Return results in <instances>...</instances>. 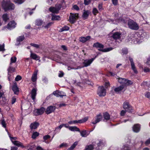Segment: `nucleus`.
I'll list each match as a JSON object with an SVG mask.
<instances>
[{
  "instance_id": "nucleus-3",
  "label": "nucleus",
  "mask_w": 150,
  "mask_h": 150,
  "mask_svg": "<svg viewBox=\"0 0 150 150\" xmlns=\"http://www.w3.org/2000/svg\"><path fill=\"white\" fill-rule=\"evenodd\" d=\"M128 25L129 27L132 30H137L139 28L138 24L132 20H130L128 21Z\"/></svg>"
},
{
  "instance_id": "nucleus-35",
  "label": "nucleus",
  "mask_w": 150,
  "mask_h": 150,
  "mask_svg": "<svg viewBox=\"0 0 150 150\" xmlns=\"http://www.w3.org/2000/svg\"><path fill=\"white\" fill-rule=\"evenodd\" d=\"M50 138V136L48 135H46L45 136H44L43 137V139L44 140V141H43L44 142H45V143H48L49 142H46V141L47 140V139Z\"/></svg>"
},
{
  "instance_id": "nucleus-32",
  "label": "nucleus",
  "mask_w": 150,
  "mask_h": 150,
  "mask_svg": "<svg viewBox=\"0 0 150 150\" xmlns=\"http://www.w3.org/2000/svg\"><path fill=\"white\" fill-rule=\"evenodd\" d=\"M79 132L80 133L82 137H86L88 135L87 134V131L86 130H83Z\"/></svg>"
},
{
  "instance_id": "nucleus-57",
  "label": "nucleus",
  "mask_w": 150,
  "mask_h": 150,
  "mask_svg": "<svg viewBox=\"0 0 150 150\" xmlns=\"http://www.w3.org/2000/svg\"><path fill=\"white\" fill-rule=\"evenodd\" d=\"M127 111H126V110H122L120 112V115L121 116H123L124 115Z\"/></svg>"
},
{
  "instance_id": "nucleus-26",
  "label": "nucleus",
  "mask_w": 150,
  "mask_h": 150,
  "mask_svg": "<svg viewBox=\"0 0 150 150\" xmlns=\"http://www.w3.org/2000/svg\"><path fill=\"white\" fill-rule=\"evenodd\" d=\"M51 20L52 21H59L61 19L60 17L59 16L54 15H52Z\"/></svg>"
},
{
  "instance_id": "nucleus-62",
  "label": "nucleus",
  "mask_w": 150,
  "mask_h": 150,
  "mask_svg": "<svg viewBox=\"0 0 150 150\" xmlns=\"http://www.w3.org/2000/svg\"><path fill=\"white\" fill-rule=\"evenodd\" d=\"M146 64L148 65H150V57H149L147 59V61L146 62Z\"/></svg>"
},
{
  "instance_id": "nucleus-2",
  "label": "nucleus",
  "mask_w": 150,
  "mask_h": 150,
  "mask_svg": "<svg viewBox=\"0 0 150 150\" xmlns=\"http://www.w3.org/2000/svg\"><path fill=\"white\" fill-rule=\"evenodd\" d=\"M93 46L97 48H99V50L104 52H106L110 51L112 50L113 48L112 47H109L103 49L104 47L103 45L99 42H96L93 44Z\"/></svg>"
},
{
  "instance_id": "nucleus-61",
  "label": "nucleus",
  "mask_w": 150,
  "mask_h": 150,
  "mask_svg": "<svg viewBox=\"0 0 150 150\" xmlns=\"http://www.w3.org/2000/svg\"><path fill=\"white\" fill-rule=\"evenodd\" d=\"M67 144L66 143H62L59 146L60 147H67Z\"/></svg>"
},
{
  "instance_id": "nucleus-10",
  "label": "nucleus",
  "mask_w": 150,
  "mask_h": 150,
  "mask_svg": "<svg viewBox=\"0 0 150 150\" xmlns=\"http://www.w3.org/2000/svg\"><path fill=\"white\" fill-rule=\"evenodd\" d=\"M61 8V6L59 5L57 7H50V8L49 10L52 13H58Z\"/></svg>"
},
{
  "instance_id": "nucleus-43",
  "label": "nucleus",
  "mask_w": 150,
  "mask_h": 150,
  "mask_svg": "<svg viewBox=\"0 0 150 150\" xmlns=\"http://www.w3.org/2000/svg\"><path fill=\"white\" fill-rule=\"evenodd\" d=\"M99 142H96L97 143V146L99 147L100 146H102L104 145V143L103 142L101 141H99Z\"/></svg>"
},
{
  "instance_id": "nucleus-49",
  "label": "nucleus",
  "mask_w": 150,
  "mask_h": 150,
  "mask_svg": "<svg viewBox=\"0 0 150 150\" xmlns=\"http://www.w3.org/2000/svg\"><path fill=\"white\" fill-rule=\"evenodd\" d=\"M5 50L4 44H3L2 45H0V51H4Z\"/></svg>"
},
{
  "instance_id": "nucleus-41",
  "label": "nucleus",
  "mask_w": 150,
  "mask_h": 150,
  "mask_svg": "<svg viewBox=\"0 0 150 150\" xmlns=\"http://www.w3.org/2000/svg\"><path fill=\"white\" fill-rule=\"evenodd\" d=\"M126 81L124 84L125 86H128L132 83V82L131 81L126 79Z\"/></svg>"
},
{
  "instance_id": "nucleus-63",
  "label": "nucleus",
  "mask_w": 150,
  "mask_h": 150,
  "mask_svg": "<svg viewBox=\"0 0 150 150\" xmlns=\"http://www.w3.org/2000/svg\"><path fill=\"white\" fill-rule=\"evenodd\" d=\"M145 96L147 98L150 97V93L147 92L145 94Z\"/></svg>"
},
{
  "instance_id": "nucleus-52",
  "label": "nucleus",
  "mask_w": 150,
  "mask_h": 150,
  "mask_svg": "<svg viewBox=\"0 0 150 150\" xmlns=\"http://www.w3.org/2000/svg\"><path fill=\"white\" fill-rule=\"evenodd\" d=\"M91 0H84V4L85 5H88L91 2Z\"/></svg>"
},
{
  "instance_id": "nucleus-45",
  "label": "nucleus",
  "mask_w": 150,
  "mask_h": 150,
  "mask_svg": "<svg viewBox=\"0 0 150 150\" xmlns=\"http://www.w3.org/2000/svg\"><path fill=\"white\" fill-rule=\"evenodd\" d=\"M69 29V28L66 26H64L61 29V31H64L68 30Z\"/></svg>"
},
{
  "instance_id": "nucleus-15",
  "label": "nucleus",
  "mask_w": 150,
  "mask_h": 150,
  "mask_svg": "<svg viewBox=\"0 0 150 150\" xmlns=\"http://www.w3.org/2000/svg\"><path fill=\"white\" fill-rule=\"evenodd\" d=\"M37 90L36 88H33L32 89L31 92V97L32 99L34 100L36 95Z\"/></svg>"
},
{
  "instance_id": "nucleus-60",
  "label": "nucleus",
  "mask_w": 150,
  "mask_h": 150,
  "mask_svg": "<svg viewBox=\"0 0 150 150\" xmlns=\"http://www.w3.org/2000/svg\"><path fill=\"white\" fill-rule=\"evenodd\" d=\"M98 7V9L100 11H101L103 9L102 4H99Z\"/></svg>"
},
{
  "instance_id": "nucleus-53",
  "label": "nucleus",
  "mask_w": 150,
  "mask_h": 150,
  "mask_svg": "<svg viewBox=\"0 0 150 150\" xmlns=\"http://www.w3.org/2000/svg\"><path fill=\"white\" fill-rule=\"evenodd\" d=\"M9 137L12 143L13 141H16V140H15L17 139L16 137H11L10 136H9Z\"/></svg>"
},
{
  "instance_id": "nucleus-33",
  "label": "nucleus",
  "mask_w": 150,
  "mask_h": 150,
  "mask_svg": "<svg viewBox=\"0 0 150 150\" xmlns=\"http://www.w3.org/2000/svg\"><path fill=\"white\" fill-rule=\"evenodd\" d=\"M126 81V79H123L122 78H119L118 80L119 82L121 84H122L124 86L125 83Z\"/></svg>"
},
{
  "instance_id": "nucleus-64",
  "label": "nucleus",
  "mask_w": 150,
  "mask_h": 150,
  "mask_svg": "<svg viewBox=\"0 0 150 150\" xmlns=\"http://www.w3.org/2000/svg\"><path fill=\"white\" fill-rule=\"evenodd\" d=\"M37 150H45L43 148L40 146H38L36 147Z\"/></svg>"
},
{
  "instance_id": "nucleus-23",
  "label": "nucleus",
  "mask_w": 150,
  "mask_h": 150,
  "mask_svg": "<svg viewBox=\"0 0 150 150\" xmlns=\"http://www.w3.org/2000/svg\"><path fill=\"white\" fill-rule=\"evenodd\" d=\"M14 145L17 146L18 147H21L22 148L24 147V146L23 145V144L17 141H13L12 143Z\"/></svg>"
},
{
  "instance_id": "nucleus-40",
  "label": "nucleus",
  "mask_w": 150,
  "mask_h": 150,
  "mask_svg": "<svg viewBox=\"0 0 150 150\" xmlns=\"http://www.w3.org/2000/svg\"><path fill=\"white\" fill-rule=\"evenodd\" d=\"M95 148V146L90 145L87 146L86 148V150H93V148Z\"/></svg>"
},
{
  "instance_id": "nucleus-11",
  "label": "nucleus",
  "mask_w": 150,
  "mask_h": 150,
  "mask_svg": "<svg viewBox=\"0 0 150 150\" xmlns=\"http://www.w3.org/2000/svg\"><path fill=\"white\" fill-rule=\"evenodd\" d=\"M102 118V116L100 115H98L96 116V117L93 120V121L92 122L93 124H96L100 121Z\"/></svg>"
},
{
  "instance_id": "nucleus-19",
  "label": "nucleus",
  "mask_w": 150,
  "mask_h": 150,
  "mask_svg": "<svg viewBox=\"0 0 150 150\" xmlns=\"http://www.w3.org/2000/svg\"><path fill=\"white\" fill-rule=\"evenodd\" d=\"M38 72V70H36L32 75L31 80L33 82L35 81L37 79V75Z\"/></svg>"
},
{
  "instance_id": "nucleus-50",
  "label": "nucleus",
  "mask_w": 150,
  "mask_h": 150,
  "mask_svg": "<svg viewBox=\"0 0 150 150\" xmlns=\"http://www.w3.org/2000/svg\"><path fill=\"white\" fill-rule=\"evenodd\" d=\"M122 52L123 54H126L128 52L127 49L125 48H123L122 50Z\"/></svg>"
},
{
  "instance_id": "nucleus-5",
  "label": "nucleus",
  "mask_w": 150,
  "mask_h": 150,
  "mask_svg": "<svg viewBox=\"0 0 150 150\" xmlns=\"http://www.w3.org/2000/svg\"><path fill=\"white\" fill-rule=\"evenodd\" d=\"M97 94L100 97H103L106 95V91L103 86L98 87Z\"/></svg>"
},
{
  "instance_id": "nucleus-59",
  "label": "nucleus",
  "mask_w": 150,
  "mask_h": 150,
  "mask_svg": "<svg viewBox=\"0 0 150 150\" xmlns=\"http://www.w3.org/2000/svg\"><path fill=\"white\" fill-rule=\"evenodd\" d=\"M73 8H74V9H75L77 11H78L79 9V8L78 6L76 5H74L73 6Z\"/></svg>"
},
{
  "instance_id": "nucleus-6",
  "label": "nucleus",
  "mask_w": 150,
  "mask_h": 150,
  "mask_svg": "<svg viewBox=\"0 0 150 150\" xmlns=\"http://www.w3.org/2000/svg\"><path fill=\"white\" fill-rule=\"evenodd\" d=\"M16 23L14 21H10L8 23L6 27H4L2 30H4L6 28H7L8 30H11L15 28L16 27Z\"/></svg>"
},
{
  "instance_id": "nucleus-8",
  "label": "nucleus",
  "mask_w": 150,
  "mask_h": 150,
  "mask_svg": "<svg viewBox=\"0 0 150 150\" xmlns=\"http://www.w3.org/2000/svg\"><path fill=\"white\" fill-rule=\"evenodd\" d=\"M45 110V108L43 107L39 109H35L34 111V114L36 116L40 115L43 113Z\"/></svg>"
},
{
  "instance_id": "nucleus-38",
  "label": "nucleus",
  "mask_w": 150,
  "mask_h": 150,
  "mask_svg": "<svg viewBox=\"0 0 150 150\" xmlns=\"http://www.w3.org/2000/svg\"><path fill=\"white\" fill-rule=\"evenodd\" d=\"M77 142H75L67 150H72L76 147V145L77 144Z\"/></svg>"
},
{
  "instance_id": "nucleus-54",
  "label": "nucleus",
  "mask_w": 150,
  "mask_h": 150,
  "mask_svg": "<svg viewBox=\"0 0 150 150\" xmlns=\"http://www.w3.org/2000/svg\"><path fill=\"white\" fill-rule=\"evenodd\" d=\"M68 124L70 125H71L77 123V120H73L69 121Z\"/></svg>"
},
{
  "instance_id": "nucleus-25",
  "label": "nucleus",
  "mask_w": 150,
  "mask_h": 150,
  "mask_svg": "<svg viewBox=\"0 0 150 150\" xmlns=\"http://www.w3.org/2000/svg\"><path fill=\"white\" fill-rule=\"evenodd\" d=\"M69 129L72 131L80 132L79 129L76 126H71L69 127Z\"/></svg>"
},
{
  "instance_id": "nucleus-31",
  "label": "nucleus",
  "mask_w": 150,
  "mask_h": 150,
  "mask_svg": "<svg viewBox=\"0 0 150 150\" xmlns=\"http://www.w3.org/2000/svg\"><path fill=\"white\" fill-rule=\"evenodd\" d=\"M2 18L3 20L5 22H6L9 19L8 16L7 14H4L2 16Z\"/></svg>"
},
{
  "instance_id": "nucleus-42",
  "label": "nucleus",
  "mask_w": 150,
  "mask_h": 150,
  "mask_svg": "<svg viewBox=\"0 0 150 150\" xmlns=\"http://www.w3.org/2000/svg\"><path fill=\"white\" fill-rule=\"evenodd\" d=\"M24 37L23 36H19L17 39V41L18 42H20L24 40Z\"/></svg>"
},
{
  "instance_id": "nucleus-29",
  "label": "nucleus",
  "mask_w": 150,
  "mask_h": 150,
  "mask_svg": "<svg viewBox=\"0 0 150 150\" xmlns=\"http://www.w3.org/2000/svg\"><path fill=\"white\" fill-rule=\"evenodd\" d=\"M53 23L52 22L47 23V24L42 26V27H44L45 28L48 29L53 24Z\"/></svg>"
},
{
  "instance_id": "nucleus-39",
  "label": "nucleus",
  "mask_w": 150,
  "mask_h": 150,
  "mask_svg": "<svg viewBox=\"0 0 150 150\" xmlns=\"http://www.w3.org/2000/svg\"><path fill=\"white\" fill-rule=\"evenodd\" d=\"M121 150H131L130 148L127 145H124L121 148Z\"/></svg>"
},
{
  "instance_id": "nucleus-16",
  "label": "nucleus",
  "mask_w": 150,
  "mask_h": 150,
  "mask_svg": "<svg viewBox=\"0 0 150 150\" xmlns=\"http://www.w3.org/2000/svg\"><path fill=\"white\" fill-rule=\"evenodd\" d=\"M140 127V126L139 124L135 125L133 127V130L134 132L137 133L139 131Z\"/></svg>"
},
{
  "instance_id": "nucleus-27",
  "label": "nucleus",
  "mask_w": 150,
  "mask_h": 150,
  "mask_svg": "<svg viewBox=\"0 0 150 150\" xmlns=\"http://www.w3.org/2000/svg\"><path fill=\"white\" fill-rule=\"evenodd\" d=\"M1 103L2 105H6L8 103V101L6 99L5 97H2V100L0 102Z\"/></svg>"
},
{
  "instance_id": "nucleus-18",
  "label": "nucleus",
  "mask_w": 150,
  "mask_h": 150,
  "mask_svg": "<svg viewBox=\"0 0 150 150\" xmlns=\"http://www.w3.org/2000/svg\"><path fill=\"white\" fill-rule=\"evenodd\" d=\"M121 33L118 32H116L113 33L112 35V38L115 40L119 39L120 38Z\"/></svg>"
},
{
  "instance_id": "nucleus-24",
  "label": "nucleus",
  "mask_w": 150,
  "mask_h": 150,
  "mask_svg": "<svg viewBox=\"0 0 150 150\" xmlns=\"http://www.w3.org/2000/svg\"><path fill=\"white\" fill-rule=\"evenodd\" d=\"M12 90L15 94H17L19 92V90L18 87L16 86V83H15L12 87Z\"/></svg>"
},
{
  "instance_id": "nucleus-48",
  "label": "nucleus",
  "mask_w": 150,
  "mask_h": 150,
  "mask_svg": "<svg viewBox=\"0 0 150 150\" xmlns=\"http://www.w3.org/2000/svg\"><path fill=\"white\" fill-rule=\"evenodd\" d=\"M112 4L114 6H117L118 5V0H111Z\"/></svg>"
},
{
  "instance_id": "nucleus-58",
  "label": "nucleus",
  "mask_w": 150,
  "mask_h": 150,
  "mask_svg": "<svg viewBox=\"0 0 150 150\" xmlns=\"http://www.w3.org/2000/svg\"><path fill=\"white\" fill-rule=\"evenodd\" d=\"M1 124L3 127L4 128L6 127V124L5 121L4 120H2L1 122Z\"/></svg>"
},
{
  "instance_id": "nucleus-55",
  "label": "nucleus",
  "mask_w": 150,
  "mask_h": 150,
  "mask_svg": "<svg viewBox=\"0 0 150 150\" xmlns=\"http://www.w3.org/2000/svg\"><path fill=\"white\" fill-rule=\"evenodd\" d=\"M22 79L20 75H18L15 78V80L16 81H18L21 80Z\"/></svg>"
},
{
  "instance_id": "nucleus-51",
  "label": "nucleus",
  "mask_w": 150,
  "mask_h": 150,
  "mask_svg": "<svg viewBox=\"0 0 150 150\" xmlns=\"http://www.w3.org/2000/svg\"><path fill=\"white\" fill-rule=\"evenodd\" d=\"M30 45L32 46H33L37 48H38L40 47L39 45L38 44H34L33 43H31Z\"/></svg>"
},
{
  "instance_id": "nucleus-47",
  "label": "nucleus",
  "mask_w": 150,
  "mask_h": 150,
  "mask_svg": "<svg viewBox=\"0 0 150 150\" xmlns=\"http://www.w3.org/2000/svg\"><path fill=\"white\" fill-rule=\"evenodd\" d=\"M25 0H14V2L16 3L21 4L24 2Z\"/></svg>"
},
{
  "instance_id": "nucleus-46",
  "label": "nucleus",
  "mask_w": 150,
  "mask_h": 150,
  "mask_svg": "<svg viewBox=\"0 0 150 150\" xmlns=\"http://www.w3.org/2000/svg\"><path fill=\"white\" fill-rule=\"evenodd\" d=\"M88 12L87 11H85L84 12L82 16L83 18H86L88 16Z\"/></svg>"
},
{
  "instance_id": "nucleus-1",
  "label": "nucleus",
  "mask_w": 150,
  "mask_h": 150,
  "mask_svg": "<svg viewBox=\"0 0 150 150\" xmlns=\"http://www.w3.org/2000/svg\"><path fill=\"white\" fill-rule=\"evenodd\" d=\"M2 6L5 11L9 10H13L15 8L14 4L11 3L9 0H3L2 3Z\"/></svg>"
},
{
  "instance_id": "nucleus-17",
  "label": "nucleus",
  "mask_w": 150,
  "mask_h": 150,
  "mask_svg": "<svg viewBox=\"0 0 150 150\" xmlns=\"http://www.w3.org/2000/svg\"><path fill=\"white\" fill-rule=\"evenodd\" d=\"M91 37L90 36H87L86 37H81L79 38V41L83 43L86 42L87 41L90 39Z\"/></svg>"
},
{
  "instance_id": "nucleus-7",
  "label": "nucleus",
  "mask_w": 150,
  "mask_h": 150,
  "mask_svg": "<svg viewBox=\"0 0 150 150\" xmlns=\"http://www.w3.org/2000/svg\"><path fill=\"white\" fill-rule=\"evenodd\" d=\"M123 108L128 112L131 111L132 110V107L129 105L128 102L125 101L123 104Z\"/></svg>"
},
{
  "instance_id": "nucleus-4",
  "label": "nucleus",
  "mask_w": 150,
  "mask_h": 150,
  "mask_svg": "<svg viewBox=\"0 0 150 150\" xmlns=\"http://www.w3.org/2000/svg\"><path fill=\"white\" fill-rule=\"evenodd\" d=\"M78 13H70L69 18V21L71 23H75L78 18Z\"/></svg>"
},
{
  "instance_id": "nucleus-37",
  "label": "nucleus",
  "mask_w": 150,
  "mask_h": 150,
  "mask_svg": "<svg viewBox=\"0 0 150 150\" xmlns=\"http://www.w3.org/2000/svg\"><path fill=\"white\" fill-rule=\"evenodd\" d=\"M16 60V58L14 57H12L11 59V62L10 63V65L11 66L12 64V63H15Z\"/></svg>"
},
{
  "instance_id": "nucleus-28",
  "label": "nucleus",
  "mask_w": 150,
  "mask_h": 150,
  "mask_svg": "<svg viewBox=\"0 0 150 150\" xmlns=\"http://www.w3.org/2000/svg\"><path fill=\"white\" fill-rule=\"evenodd\" d=\"M124 88V86L123 85H122L118 87L115 88L114 90L116 92H117L121 91Z\"/></svg>"
},
{
  "instance_id": "nucleus-34",
  "label": "nucleus",
  "mask_w": 150,
  "mask_h": 150,
  "mask_svg": "<svg viewBox=\"0 0 150 150\" xmlns=\"http://www.w3.org/2000/svg\"><path fill=\"white\" fill-rule=\"evenodd\" d=\"M103 117L104 119L106 120H109L110 118V116L109 115L107 112L104 113Z\"/></svg>"
},
{
  "instance_id": "nucleus-14",
  "label": "nucleus",
  "mask_w": 150,
  "mask_h": 150,
  "mask_svg": "<svg viewBox=\"0 0 150 150\" xmlns=\"http://www.w3.org/2000/svg\"><path fill=\"white\" fill-rule=\"evenodd\" d=\"M94 59V58H91L90 59H86L85 60L83 63L84 66L87 67L89 66L92 63Z\"/></svg>"
},
{
  "instance_id": "nucleus-30",
  "label": "nucleus",
  "mask_w": 150,
  "mask_h": 150,
  "mask_svg": "<svg viewBox=\"0 0 150 150\" xmlns=\"http://www.w3.org/2000/svg\"><path fill=\"white\" fill-rule=\"evenodd\" d=\"M8 74H9L10 72L12 73L14 72L15 71V68L12 67V65L11 66L10 65V66L8 68Z\"/></svg>"
},
{
  "instance_id": "nucleus-44",
  "label": "nucleus",
  "mask_w": 150,
  "mask_h": 150,
  "mask_svg": "<svg viewBox=\"0 0 150 150\" xmlns=\"http://www.w3.org/2000/svg\"><path fill=\"white\" fill-rule=\"evenodd\" d=\"M92 12L93 14L94 15H96L98 13V10L96 8H93Z\"/></svg>"
},
{
  "instance_id": "nucleus-21",
  "label": "nucleus",
  "mask_w": 150,
  "mask_h": 150,
  "mask_svg": "<svg viewBox=\"0 0 150 150\" xmlns=\"http://www.w3.org/2000/svg\"><path fill=\"white\" fill-rule=\"evenodd\" d=\"M43 21L40 19H37L35 22V25L36 26H41L43 23Z\"/></svg>"
},
{
  "instance_id": "nucleus-36",
  "label": "nucleus",
  "mask_w": 150,
  "mask_h": 150,
  "mask_svg": "<svg viewBox=\"0 0 150 150\" xmlns=\"http://www.w3.org/2000/svg\"><path fill=\"white\" fill-rule=\"evenodd\" d=\"M39 134L38 132H35L33 133L32 137L33 139H35L37 137L39 136Z\"/></svg>"
},
{
  "instance_id": "nucleus-56",
  "label": "nucleus",
  "mask_w": 150,
  "mask_h": 150,
  "mask_svg": "<svg viewBox=\"0 0 150 150\" xmlns=\"http://www.w3.org/2000/svg\"><path fill=\"white\" fill-rule=\"evenodd\" d=\"M16 98L14 97H13L12 98V100H11V104H13L16 102Z\"/></svg>"
},
{
  "instance_id": "nucleus-13",
  "label": "nucleus",
  "mask_w": 150,
  "mask_h": 150,
  "mask_svg": "<svg viewBox=\"0 0 150 150\" xmlns=\"http://www.w3.org/2000/svg\"><path fill=\"white\" fill-rule=\"evenodd\" d=\"M129 59L130 62L132 69L133 70L134 73L137 74V71L136 69L133 59L129 57Z\"/></svg>"
},
{
  "instance_id": "nucleus-9",
  "label": "nucleus",
  "mask_w": 150,
  "mask_h": 150,
  "mask_svg": "<svg viewBox=\"0 0 150 150\" xmlns=\"http://www.w3.org/2000/svg\"><path fill=\"white\" fill-rule=\"evenodd\" d=\"M56 108L55 106L50 105L48 106L45 110V112L47 114H49L54 112Z\"/></svg>"
},
{
  "instance_id": "nucleus-22",
  "label": "nucleus",
  "mask_w": 150,
  "mask_h": 150,
  "mask_svg": "<svg viewBox=\"0 0 150 150\" xmlns=\"http://www.w3.org/2000/svg\"><path fill=\"white\" fill-rule=\"evenodd\" d=\"M39 125V124L37 122L32 123L30 126V128L32 129H35L37 128Z\"/></svg>"
},
{
  "instance_id": "nucleus-20",
  "label": "nucleus",
  "mask_w": 150,
  "mask_h": 150,
  "mask_svg": "<svg viewBox=\"0 0 150 150\" xmlns=\"http://www.w3.org/2000/svg\"><path fill=\"white\" fill-rule=\"evenodd\" d=\"M30 57L32 59L36 60H38L40 59V57L36 54L32 53V51H30Z\"/></svg>"
},
{
  "instance_id": "nucleus-12",
  "label": "nucleus",
  "mask_w": 150,
  "mask_h": 150,
  "mask_svg": "<svg viewBox=\"0 0 150 150\" xmlns=\"http://www.w3.org/2000/svg\"><path fill=\"white\" fill-rule=\"evenodd\" d=\"M53 94L57 97H62L63 96H66V95L64 94L63 92L58 91H54Z\"/></svg>"
}]
</instances>
